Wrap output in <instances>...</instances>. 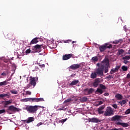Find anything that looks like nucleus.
I'll use <instances>...</instances> for the list:
<instances>
[{
  "label": "nucleus",
  "mask_w": 130,
  "mask_h": 130,
  "mask_svg": "<svg viewBox=\"0 0 130 130\" xmlns=\"http://www.w3.org/2000/svg\"><path fill=\"white\" fill-rule=\"evenodd\" d=\"M100 87L101 88V89L102 90H106V89H107L106 86H105V85H104L102 84H100Z\"/></svg>",
  "instance_id": "2f4dec72"
},
{
  "label": "nucleus",
  "mask_w": 130,
  "mask_h": 130,
  "mask_svg": "<svg viewBox=\"0 0 130 130\" xmlns=\"http://www.w3.org/2000/svg\"><path fill=\"white\" fill-rule=\"evenodd\" d=\"M125 113L126 114H129V113H130V109H128L127 110H126Z\"/></svg>",
  "instance_id": "37998d69"
},
{
  "label": "nucleus",
  "mask_w": 130,
  "mask_h": 130,
  "mask_svg": "<svg viewBox=\"0 0 130 130\" xmlns=\"http://www.w3.org/2000/svg\"><path fill=\"white\" fill-rule=\"evenodd\" d=\"M40 67L41 68H45V64H41V65H40Z\"/></svg>",
  "instance_id": "4d7b16f0"
},
{
  "label": "nucleus",
  "mask_w": 130,
  "mask_h": 130,
  "mask_svg": "<svg viewBox=\"0 0 130 130\" xmlns=\"http://www.w3.org/2000/svg\"><path fill=\"white\" fill-rule=\"evenodd\" d=\"M72 101V99H69L64 101V103H68L69 102H71Z\"/></svg>",
  "instance_id": "e433bc0d"
},
{
  "label": "nucleus",
  "mask_w": 130,
  "mask_h": 130,
  "mask_svg": "<svg viewBox=\"0 0 130 130\" xmlns=\"http://www.w3.org/2000/svg\"><path fill=\"white\" fill-rule=\"evenodd\" d=\"M99 49L101 52H103V51L106 50V47L105 46V45L99 47Z\"/></svg>",
  "instance_id": "b1692460"
},
{
  "label": "nucleus",
  "mask_w": 130,
  "mask_h": 130,
  "mask_svg": "<svg viewBox=\"0 0 130 130\" xmlns=\"http://www.w3.org/2000/svg\"><path fill=\"white\" fill-rule=\"evenodd\" d=\"M94 91V88H89V89L86 88L84 89L85 95H91V94H92Z\"/></svg>",
  "instance_id": "0eeeda50"
},
{
  "label": "nucleus",
  "mask_w": 130,
  "mask_h": 130,
  "mask_svg": "<svg viewBox=\"0 0 130 130\" xmlns=\"http://www.w3.org/2000/svg\"><path fill=\"white\" fill-rule=\"evenodd\" d=\"M122 59H123V60L127 59V60H129L130 56H125L124 57H122Z\"/></svg>",
  "instance_id": "f704fd0d"
},
{
  "label": "nucleus",
  "mask_w": 130,
  "mask_h": 130,
  "mask_svg": "<svg viewBox=\"0 0 130 130\" xmlns=\"http://www.w3.org/2000/svg\"><path fill=\"white\" fill-rule=\"evenodd\" d=\"M11 93L12 94H18V92L16 90H12Z\"/></svg>",
  "instance_id": "49530a36"
},
{
  "label": "nucleus",
  "mask_w": 130,
  "mask_h": 130,
  "mask_svg": "<svg viewBox=\"0 0 130 130\" xmlns=\"http://www.w3.org/2000/svg\"><path fill=\"white\" fill-rule=\"evenodd\" d=\"M126 78H127V79H130V73H128V74L127 75Z\"/></svg>",
  "instance_id": "bf43d9fd"
},
{
  "label": "nucleus",
  "mask_w": 130,
  "mask_h": 130,
  "mask_svg": "<svg viewBox=\"0 0 130 130\" xmlns=\"http://www.w3.org/2000/svg\"><path fill=\"white\" fill-rule=\"evenodd\" d=\"M91 60H92L93 62H95L96 61H98V57L94 56L92 57Z\"/></svg>",
  "instance_id": "c756f323"
},
{
  "label": "nucleus",
  "mask_w": 130,
  "mask_h": 130,
  "mask_svg": "<svg viewBox=\"0 0 130 130\" xmlns=\"http://www.w3.org/2000/svg\"><path fill=\"white\" fill-rule=\"evenodd\" d=\"M121 118V116L116 115L114 116H113V117H112L111 120H112V121H116V120H117L118 121L120 120Z\"/></svg>",
  "instance_id": "dca6fc26"
},
{
  "label": "nucleus",
  "mask_w": 130,
  "mask_h": 130,
  "mask_svg": "<svg viewBox=\"0 0 130 130\" xmlns=\"http://www.w3.org/2000/svg\"><path fill=\"white\" fill-rule=\"evenodd\" d=\"M70 69L71 70H78V69H80V68H81V64H74L71 65L70 67Z\"/></svg>",
  "instance_id": "f8f14e48"
},
{
  "label": "nucleus",
  "mask_w": 130,
  "mask_h": 130,
  "mask_svg": "<svg viewBox=\"0 0 130 130\" xmlns=\"http://www.w3.org/2000/svg\"><path fill=\"white\" fill-rule=\"evenodd\" d=\"M34 117H30L27 118V120H24V122L26 123H30V122H32V121H34Z\"/></svg>",
  "instance_id": "aec40b11"
},
{
  "label": "nucleus",
  "mask_w": 130,
  "mask_h": 130,
  "mask_svg": "<svg viewBox=\"0 0 130 130\" xmlns=\"http://www.w3.org/2000/svg\"><path fill=\"white\" fill-rule=\"evenodd\" d=\"M3 113H6V110L5 109L0 110V114H3Z\"/></svg>",
  "instance_id": "4c0bfd02"
},
{
  "label": "nucleus",
  "mask_w": 130,
  "mask_h": 130,
  "mask_svg": "<svg viewBox=\"0 0 130 130\" xmlns=\"http://www.w3.org/2000/svg\"><path fill=\"white\" fill-rule=\"evenodd\" d=\"M77 84H79V80H73L70 84V86H76Z\"/></svg>",
  "instance_id": "5701e85b"
},
{
  "label": "nucleus",
  "mask_w": 130,
  "mask_h": 130,
  "mask_svg": "<svg viewBox=\"0 0 130 130\" xmlns=\"http://www.w3.org/2000/svg\"><path fill=\"white\" fill-rule=\"evenodd\" d=\"M75 42H76L73 41V42H72V44H74V43H75Z\"/></svg>",
  "instance_id": "0e129e2a"
},
{
  "label": "nucleus",
  "mask_w": 130,
  "mask_h": 130,
  "mask_svg": "<svg viewBox=\"0 0 130 130\" xmlns=\"http://www.w3.org/2000/svg\"><path fill=\"white\" fill-rule=\"evenodd\" d=\"M8 80H5L3 82H0V87L1 86H6V85H8Z\"/></svg>",
  "instance_id": "bb28decb"
},
{
  "label": "nucleus",
  "mask_w": 130,
  "mask_h": 130,
  "mask_svg": "<svg viewBox=\"0 0 130 130\" xmlns=\"http://www.w3.org/2000/svg\"><path fill=\"white\" fill-rule=\"evenodd\" d=\"M105 45L106 47V48H112V45L111 44L108 45V44H105Z\"/></svg>",
  "instance_id": "c9c22d12"
},
{
  "label": "nucleus",
  "mask_w": 130,
  "mask_h": 130,
  "mask_svg": "<svg viewBox=\"0 0 130 130\" xmlns=\"http://www.w3.org/2000/svg\"><path fill=\"white\" fill-rule=\"evenodd\" d=\"M4 35L6 39H9L10 40H14V38H13V34L6 32Z\"/></svg>",
  "instance_id": "ddd939ff"
},
{
  "label": "nucleus",
  "mask_w": 130,
  "mask_h": 130,
  "mask_svg": "<svg viewBox=\"0 0 130 130\" xmlns=\"http://www.w3.org/2000/svg\"><path fill=\"white\" fill-rule=\"evenodd\" d=\"M90 78H91V79H96V78H97V73L92 72L90 75Z\"/></svg>",
  "instance_id": "393cba45"
},
{
  "label": "nucleus",
  "mask_w": 130,
  "mask_h": 130,
  "mask_svg": "<svg viewBox=\"0 0 130 130\" xmlns=\"http://www.w3.org/2000/svg\"><path fill=\"white\" fill-rule=\"evenodd\" d=\"M100 83H101V79L96 78L92 83V85L93 86V87H98V86H99V84H100Z\"/></svg>",
  "instance_id": "6e6552de"
},
{
  "label": "nucleus",
  "mask_w": 130,
  "mask_h": 130,
  "mask_svg": "<svg viewBox=\"0 0 130 130\" xmlns=\"http://www.w3.org/2000/svg\"><path fill=\"white\" fill-rule=\"evenodd\" d=\"M26 94L27 95H31V91H26Z\"/></svg>",
  "instance_id": "3c124183"
},
{
  "label": "nucleus",
  "mask_w": 130,
  "mask_h": 130,
  "mask_svg": "<svg viewBox=\"0 0 130 130\" xmlns=\"http://www.w3.org/2000/svg\"><path fill=\"white\" fill-rule=\"evenodd\" d=\"M70 42H72V40H71L64 41V43H70Z\"/></svg>",
  "instance_id": "a18cd8bd"
},
{
  "label": "nucleus",
  "mask_w": 130,
  "mask_h": 130,
  "mask_svg": "<svg viewBox=\"0 0 130 130\" xmlns=\"http://www.w3.org/2000/svg\"><path fill=\"white\" fill-rule=\"evenodd\" d=\"M42 124H43V123H42V122H40V123H39L37 125V126H40V125H42Z\"/></svg>",
  "instance_id": "5fc2aeb1"
},
{
  "label": "nucleus",
  "mask_w": 130,
  "mask_h": 130,
  "mask_svg": "<svg viewBox=\"0 0 130 130\" xmlns=\"http://www.w3.org/2000/svg\"><path fill=\"white\" fill-rule=\"evenodd\" d=\"M0 118H1V117H0Z\"/></svg>",
  "instance_id": "338daca9"
},
{
  "label": "nucleus",
  "mask_w": 130,
  "mask_h": 130,
  "mask_svg": "<svg viewBox=\"0 0 130 130\" xmlns=\"http://www.w3.org/2000/svg\"><path fill=\"white\" fill-rule=\"evenodd\" d=\"M113 43H114V44H118V43H119V41H115L113 42Z\"/></svg>",
  "instance_id": "09e8293b"
},
{
  "label": "nucleus",
  "mask_w": 130,
  "mask_h": 130,
  "mask_svg": "<svg viewBox=\"0 0 130 130\" xmlns=\"http://www.w3.org/2000/svg\"><path fill=\"white\" fill-rule=\"evenodd\" d=\"M67 119H67V118H66V119H61V120H60L61 123H63L64 122H66V121H67Z\"/></svg>",
  "instance_id": "ea45409f"
},
{
  "label": "nucleus",
  "mask_w": 130,
  "mask_h": 130,
  "mask_svg": "<svg viewBox=\"0 0 130 130\" xmlns=\"http://www.w3.org/2000/svg\"><path fill=\"white\" fill-rule=\"evenodd\" d=\"M96 66H97V67H100V63H98L96 64Z\"/></svg>",
  "instance_id": "e2e57ef3"
},
{
  "label": "nucleus",
  "mask_w": 130,
  "mask_h": 130,
  "mask_svg": "<svg viewBox=\"0 0 130 130\" xmlns=\"http://www.w3.org/2000/svg\"><path fill=\"white\" fill-rule=\"evenodd\" d=\"M112 107L115 108V109H117V105H116V104H113L112 105Z\"/></svg>",
  "instance_id": "de8ad7c7"
},
{
  "label": "nucleus",
  "mask_w": 130,
  "mask_h": 130,
  "mask_svg": "<svg viewBox=\"0 0 130 130\" xmlns=\"http://www.w3.org/2000/svg\"><path fill=\"white\" fill-rule=\"evenodd\" d=\"M115 98H116V99H118V100H122L123 96L121 94L117 93L115 95Z\"/></svg>",
  "instance_id": "4be33fe9"
},
{
  "label": "nucleus",
  "mask_w": 130,
  "mask_h": 130,
  "mask_svg": "<svg viewBox=\"0 0 130 130\" xmlns=\"http://www.w3.org/2000/svg\"><path fill=\"white\" fill-rule=\"evenodd\" d=\"M102 104H103V102L99 101V102H98V104L96 105L98 106H99V105H101Z\"/></svg>",
  "instance_id": "c03bdc74"
},
{
  "label": "nucleus",
  "mask_w": 130,
  "mask_h": 130,
  "mask_svg": "<svg viewBox=\"0 0 130 130\" xmlns=\"http://www.w3.org/2000/svg\"><path fill=\"white\" fill-rule=\"evenodd\" d=\"M96 92L99 93V94H103V90L99 88H97Z\"/></svg>",
  "instance_id": "473e14b6"
},
{
  "label": "nucleus",
  "mask_w": 130,
  "mask_h": 130,
  "mask_svg": "<svg viewBox=\"0 0 130 130\" xmlns=\"http://www.w3.org/2000/svg\"><path fill=\"white\" fill-rule=\"evenodd\" d=\"M2 102L3 103L4 107H8V105L12 104V100H10L9 101H3Z\"/></svg>",
  "instance_id": "6ab92c4d"
},
{
  "label": "nucleus",
  "mask_w": 130,
  "mask_h": 130,
  "mask_svg": "<svg viewBox=\"0 0 130 130\" xmlns=\"http://www.w3.org/2000/svg\"><path fill=\"white\" fill-rule=\"evenodd\" d=\"M102 63H104L102 66H104L105 69V74L108 73V68H110L109 63V59L105 57L104 59L102 61Z\"/></svg>",
  "instance_id": "f257e3e1"
},
{
  "label": "nucleus",
  "mask_w": 130,
  "mask_h": 130,
  "mask_svg": "<svg viewBox=\"0 0 130 130\" xmlns=\"http://www.w3.org/2000/svg\"><path fill=\"white\" fill-rule=\"evenodd\" d=\"M30 52H31V50L30 49H27L25 51V53L26 54L30 53Z\"/></svg>",
  "instance_id": "8fccbe9b"
},
{
  "label": "nucleus",
  "mask_w": 130,
  "mask_h": 130,
  "mask_svg": "<svg viewBox=\"0 0 130 130\" xmlns=\"http://www.w3.org/2000/svg\"><path fill=\"white\" fill-rule=\"evenodd\" d=\"M58 110H63V111H66V110H67V108H64V107H62V108L58 109Z\"/></svg>",
  "instance_id": "58836bf2"
},
{
  "label": "nucleus",
  "mask_w": 130,
  "mask_h": 130,
  "mask_svg": "<svg viewBox=\"0 0 130 130\" xmlns=\"http://www.w3.org/2000/svg\"><path fill=\"white\" fill-rule=\"evenodd\" d=\"M104 95L105 96H109V93L106 92V93H105Z\"/></svg>",
  "instance_id": "680f3d73"
},
{
  "label": "nucleus",
  "mask_w": 130,
  "mask_h": 130,
  "mask_svg": "<svg viewBox=\"0 0 130 130\" xmlns=\"http://www.w3.org/2000/svg\"><path fill=\"white\" fill-rule=\"evenodd\" d=\"M9 96V94L7 93H5V94H0V98H5V97H7Z\"/></svg>",
  "instance_id": "72a5a7b5"
},
{
  "label": "nucleus",
  "mask_w": 130,
  "mask_h": 130,
  "mask_svg": "<svg viewBox=\"0 0 130 130\" xmlns=\"http://www.w3.org/2000/svg\"><path fill=\"white\" fill-rule=\"evenodd\" d=\"M89 121L90 122H93L94 123H98V122H101V120H100L98 118H91L89 119Z\"/></svg>",
  "instance_id": "4468645a"
},
{
  "label": "nucleus",
  "mask_w": 130,
  "mask_h": 130,
  "mask_svg": "<svg viewBox=\"0 0 130 130\" xmlns=\"http://www.w3.org/2000/svg\"><path fill=\"white\" fill-rule=\"evenodd\" d=\"M104 72V65H101V68L96 70V74L98 76H103Z\"/></svg>",
  "instance_id": "423d86ee"
},
{
  "label": "nucleus",
  "mask_w": 130,
  "mask_h": 130,
  "mask_svg": "<svg viewBox=\"0 0 130 130\" xmlns=\"http://www.w3.org/2000/svg\"><path fill=\"white\" fill-rule=\"evenodd\" d=\"M1 76H7V74L6 73L3 72L2 73Z\"/></svg>",
  "instance_id": "052dcab7"
},
{
  "label": "nucleus",
  "mask_w": 130,
  "mask_h": 130,
  "mask_svg": "<svg viewBox=\"0 0 130 130\" xmlns=\"http://www.w3.org/2000/svg\"><path fill=\"white\" fill-rule=\"evenodd\" d=\"M128 62V61L126 60H124L123 63H125V64H126Z\"/></svg>",
  "instance_id": "6e6d98bb"
},
{
  "label": "nucleus",
  "mask_w": 130,
  "mask_h": 130,
  "mask_svg": "<svg viewBox=\"0 0 130 130\" xmlns=\"http://www.w3.org/2000/svg\"><path fill=\"white\" fill-rule=\"evenodd\" d=\"M36 79L38 80V78H31V79L30 80L29 84L31 85V86H34V87H35L36 86Z\"/></svg>",
  "instance_id": "9d476101"
},
{
  "label": "nucleus",
  "mask_w": 130,
  "mask_h": 130,
  "mask_svg": "<svg viewBox=\"0 0 130 130\" xmlns=\"http://www.w3.org/2000/svg\"><path fill=\"white\" fill-rule=\"evenodd\" d=\"M116 124L117 125H121L123 127H127V126H129L128 123H121L120 122H117Z\"/></svg>",
  "instance_id": "a211bd4d"
},
{
  "label": "nucleus",
  "mask_w": 130,
  "mask_h": 130,
  "mask_svg": "<svg viewBox=\"0 0 130 130\" xmlns=\"http://www.w3.org/2000/svg\"><path fill=\"white\" fill-rule=\"evenodd\" d=\"M129 106H130V101L129 102Z\"/></svg>",
  "instance_id": "69168bd1"
},
{
  "label": "nucleus",
  "mask_w": 130,
  "mask_h": 130,
  "mask_svg": "<svg viewBox=\"0 0 130 130\" xmlns=\"http://www.w3.org/2000/svg\"><path fill=\"white\" fill-rule=\"evenodd\" d=\"M41 48H43V46L42 45L37 44L32 47L34 52H40Z\"/></svg>",
  "instance_id": "20e7f679"
},
{
  "label": "nucleus",
  "mask_w": 130,
  "mask_h": 130,
  "mask_svg": "<svg viewBox=\"0 0 130 130\" xmlns=\"http://www.w3.org/2000/svg\"><path fill=\"white\" fill-rule=\"evenodd\" d=\"M26 102H28V101H29V102H31L32 98H26Z\"/></svg>",
  "instance_id": "79ce46f5"
},
{
  "label": "nucleus",
  "mask_w": 130,
  "mask_h": 130,
  "mask_svg": "<svg viewBox=\"0 0 130 130\" xmlns=\"http://www.w3.org/2000/svg\"><path fill=\"white\" fill-rule=\"evenodd\" d=\"M6 111L7 112H9V111H12V112H17L20 111V110L19 108H17V107L11 105L8 108Z\"/></svg>",
  "instance_id": "39448f33"
},
{
  "label": "nucleus",
  "mask_w": 130,
  "mask_h": 130,
  "mask_svg": "<svg viewBox=\"0 0 130 130\" xmlns=\"http://www.w3.org/2000/svg\"><path fill=\"white\" fill-rule=\"evenodd\" d=\"M124 52V50L123 49H119L118 50L117 54L118 55H121Z\"/></svg>",
  "instance_id": "cd10ccee"
},
{
  "label": "nucleus",
  "mask_w": 130,
  "mask_h": 130,
  "mask_svg": "<svg viewBox=\"0 0 130 130\" xmlns=\"http://www.w3.org/2000/svg\"><path fill=\"white\" fill-rule=\"evenodd\" d=\"M43 101H44L43 98H31V102H42Z\"/></svg>",
  "instance_id": "2eb2a0df"
},
{
  "label": "nucleus",
  "mask_w": 130,
  "mask_h": 130,
  "mask_svg": "<svg viewBox=\"0 0 130 130\" xmlns=\"http://www.w3.org/2000/svg\"><path fill=\"white\" fill-rule=\"evenodd\" d=\"M21 101H22V102H27V100L26 99H23L21 100Z\"/></svg>",
  "instance_id": "603ef678"
},
{
  "label": "nucleus",
  "mask_w": 130,
  "mask_h": 130,
  "mask_svg": "<svg viewBox=\"0 0 130 130\" xmlns=\"http://www.w3.org/2000/svg\"><path fill=\"white\" fill-rule=\"evenodd\" d=\"M73 55L74 54L71 53V54H66L64 55H63L62 56V59L63 60H68V59H70L71 57H73Z\"/></svg>",
  "instance_id": "1a4fd4ad"
},
{
  "label": "nucleus",
  "mask_w": 130,
  "mask_h": 130,
  "mask_svg": "<svg viewBox=\"0 0 130 130\" xmlns=\"http://www.w3.org/2000/svg\"><path fill=\"white\" fill-rule=\"evenodd\" d=\"M114 114V109H112L111 107H108L104 112L105 116H111Z\"/></svg>",
  "instance_id": "7ed1b4c3"
},
{
  "label": "nucleus",
  "mask_w": 130,
  "mask_h": 130,
  "mask_svg": "<svg viewBox=\"0 0 130 130\" xmlns=\"http://www.w3.org/2000/svg\"><path fill=\"white\" fill-rule=\"evenodd\" d=\"M118 103L119 104H120L121 106H122L124 105V104H125V103H126V100H123L120 101L119 102L118 101Z\"/></svg>",
  "instance_id": "a878e982"
},
{
  "label": "nucleus",
  "mask_w": 130,
  "mask_h": 130,
  "mask_svg": "<svg viewBox=\"0 0 130 130\" xmlns=\"http://www.w3.org/2000/svg\"><path fill=\"white\" fill-rule=\"evenodd\" d=\"M104 108H105V106H102L100 107L98 109V113L99 114H103V113H104V111H103Z\"/></svg>",
  "instance_id": "f3484780"
},
{
  "label": "nucleus",
  "mask_w": 130,
  "mask_h": 130,
  "mask_svg": "<svg viewBox=\"0 0 130 130\" xmlns=\"http://www.w3.org/2000/svg\"><path fill=\"white\" fill-rule=\"evenodd\" d=\"M121 69L122 70L123 72H126L127 70H128V68H127V67L125 66H123L121 68Z\"/></svg>",
  "instance_id": "7c9ffc66"
},
{
  "label": "nucleus",
  "mask_w": 130,
  "mask_h": 130,
  "mask_svg": "<svg viewBox=\"0 0 130 130\" xmlns=\"http://www.w3.org/2000/svg\"><path fill=\"white\" fill-rule=\"evenodd\" d=\"M111 130H122V128H119V129H117L116 128H115L114 129H112Z\"/></svg>",
  "instance_id": "13d9d810"
},
{
  "label": "nucleus",
  "mask_w": 130,
  "mask_h": 130,
  "mask_svg": "<svg viewBox=\"0 0 130 130\" xmlns=\"http://www.w3.org/2000/svg\"><path fill=\"white\" fill-rule=\"evenodd\" d=\"M120 69V66H116L115 69H111V71L110 72V74L111 75H113L114 73H116V72H118V70Z\"/></svg>",
  "instance_id": "9b49d317"
},
{
  "label": "nucleus",
  "mask_w": 130,
  "mask_h": 130,
  "mask_svg": "<svg viewBox=\"0 0 130 130\" xmlns=\"http://www.w3.org/2000/svg\"><path fill=\"white\" fill-rule=\"evenodd\" d=\"M39 38H35L33 39L30 42V44H36V43H38Z\"/></svg>",
  "instance_id": "412c9836"
},
{
  "label": "nucleus",
  "mask_w": 130,
  "mask_h": 130,
  "mask_svg": "<svg viewBox=\"0 0 130 130\" xmlns=\"http://www.w3.org/2000/svg\"><path fill=\"white\" fill-rule=\"evenodd\" d=\"M81 101L82 102H86V101H88V98L86 96H84L81 98Z\"/></svg>",
  "instance_id": "c85d7f7f"
},
{
  "label": "nucleus",
  "mask_w": 130,
  "mask_h": 130,
  "mask_svg": "<svg viewBox=\"0 0 130 130\" xmlns=\"http://www.w3.org/2000/svg\"><path fill=\"white\" fill-rule=\"evenodd\" d=\"M30 87H31V84H28L26 85V86L25 87V89H29V88H30Z\"/></svg>",
  "instance_id": "a19ab883"
},
{
  "label": "nucleus",
  "mask_w": 130,
  "mask_h": 130,
  "mask_svg": "<svg viewBox=\"0 0 130 130\" xmlns=\"http://www.w3.org/2000/svg\"><path fill=\"white\" fill-rule=\"evenodd\" d=\"M39 106H27L26 107L25 109L29 112V113H35L38 110Z\"/></svg>",
  "instance_id": "f03ea898"
},
{
  "label": "nucleus",
  "mask_w": 130,
  "mask_h": 130,
  "mask_svg": "<svg viewBox=\"0 0 130 130\" xmlns=\"http://www.w3.org/2000/svg\"><path fill=\"white\" fill-rule=\"evenodd\" d=\"M108 79H112L113 77H112V75H109L107 77Z\"/></svg>",
  "instance_id": "864d4df0"
}]
</instances>
